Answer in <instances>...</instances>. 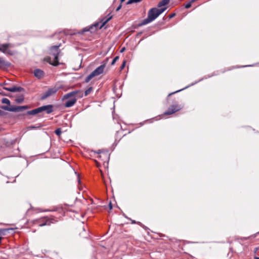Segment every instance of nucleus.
<instances>
[{"mask_svg":"<svg viewBox=\"0 0 259 259\" xmlns=\"http://www.w3.org/2000/svg\"><path fill=\"white\" fill-rule=\"evenodd\" d=\"M83 97V93L80 90H75L64 95L62 100H68L64 104L66 108L71 107L76 103L78 98Z\"/></svg>","mask_w":259,"mask_h":259,"instance_id":"obj_1","label":"nucleus"},{"mask_svg":"<svg viewBox=\"0 0 259 259\" xmlns=\"http://www.w3.org/2000/svg\"><path fill=\"white\" fill-rule=\"evenodd\" d=\"M166 7L161 8H153L149 10L148 13V17L147 18L144 19L140 26L146 25L157 18L161 13H162L165 10Z\"/></svg>","mask_w":259,"mask_h":259,"instance_id":"obj_2","label":"nucleus"},{"mask_svg":"<svg viewBox=\"0 0 259 259\" xmlns=\"http://www.w3.org/2000/svg\"><path fill=\"white\" fill-rule=\"evenodd\" d=\"M109 58H107L102 62L101 65L97 67L95 70L92 72L85 78V82H89L93 78L102 74L104 71L105 68L108 62Z\"/></svg>","mask_w":259,"mask_h":259,"instance_id":"obj_3","label":"nucleus"},{"mask_svg":"<svg viewBox=\"0 0 259 259\" xmlns=\"http://www.w3.org/2000/svg\"><path fill=\"white\" fill-rule=\"evenodd\" d=\"M112 18V16L109 14L105 17L102 19L100 22L97 23L94 25L91 26L89 27L84 28L81 32H78L80 34H83L85 32L90 31L93 27H96V29L102 28L109 20Z\"/></svg>","mask_w":259,"mask_h":259,"instance_id":"obj_4","label":"nucleus"},{"mask_svg":"<svg viewBox=\"0 0 259 259\" xmlns=\"http://www.w3.org/2000/svg\"><path fill=\"white\" fill-rule=\"evenodd\" d=\"M57 221L58 220L53 217H45L34 221V223L38 225L39 227H43L45 226H50Z\"/></svg>","mask_w":259,"mask_h":259,"instance_id":"obj_5","label":"nucleus"},{"mask_svg":"<svg viewBox=\"0 0 259 259\" xmlns=\"http://www.w3.org/2000/svg\"><path fill=\"white\" fill-rule=\"evenodd\" d=\"M60 46V44L59 45L53 46L50 48L49 54L54 57L53 66H57L59 64V62L58 61V57L59 54L60 53V50H59V47Z\"/></svg>","mask_w":259,"mask_h":259,"instance_id":"obj_6","label":"nucleus"},{"mask_svg":"<svg viewBox=\"0 0 259 259\" xmlns=\"http://www.w3.org/2000/svg\"><path fill=\"white\" fill-rule=\"evenodd\" d=\"M14 45L10 43L4 44L0 45V52L11 56L14 55L16 52L10 50V48L13 47Z\"/></svg>","mask_w":259,"mask_h":259,"instance_id":"obj_7","label":"nucleus"},{"mask_svg":"<svg viewBox=\"0 0 259 259\" xmlns=\"http://www.w3.org/2000/svg\"><path fill=\"white\" fill-rule=\"evenodd\" d=\"M2 109L11 112H19L22 111L23 110H26L29 108L28 106H13L11 107H9V106H3L1 107Z\"/></svg>","mask_w":259,"mask_h":259,"instance_id":"obj_8","label":"nucleus"},{"mask_svg":"<svg viewBox=\"0 0 259 259\" xmlns=\"http://www.w3.org/2000/svg\"><path fill=\"white\" fill-rule=\"evenodd\" d=\"M183 107L177 104L176 102L171 105L168 109L164 112V115L172 114L182 109Z\"/></svg>","mask_w":259,"mask_h":259,"instance_id":"obj_9","label":"nucleus"},{"mask_svg":"<svg viewBox=\"0 0 259 259\" xmlns=\"http://www.w3.org/2000/svg\"><path fill=\"white\" fill-rule=\"evenodd\" d=\"M58 89L57 88H50L44 93L40 97L41 100H44L50 96L56 94Z\"/></svg>","mask_w":259,"mask_h":259,"instance_id":"obj_10","label":"nucleus"},{"mask_svg":"<svg viewBox=\"0 0 259 259\" xmlns=\"http://www.w3.org/2000/svg\"><path fill=\"white\" fill-rule=\"evenodd\" d=\"M40 112L46 111L47 114H50L53 111V106L52 105H44L39 107Z\"/></svg>","mask_w":259,"mask_h":259,"instance_id":"obj_11","label":"nucleus"},{"mask_svg":"<svg viewBox=\"0 0 259 259\" xmlns=\"http://www.w3.org/2000/svg\"><path fill=\"white\" fill-rule=\"evenodd\" d=\"M3 89L5 90L11 92H21L24 90L23 88L21 87L13 86L12 87H3Z\"/></svg>","mask_w":259,"mask_h":259,"instance_id":"obj_12","label":"nucleus"},{"mask_svg":"<svg viewBox=\"0 0 259 259\" xmlns=\"http://www.w3.org/2000/svg\"><path fill=\"white\" fill-rule=\"evenodd\" d=\"M97 153L98 154L97 157L100 159L101 160L105 161L108 160L109 156L107 153L101 152L100 151L97 152Z\"/></svg>","mask_w":259,"mask_h":259,"instance_id":"obj_13","label":"nucleus"},{"mask_svg":"<svg viewBox=\"0 0 259 259\" xmlns=\"http://www.w3.org/2000/svg\"><path fill=\"white\" fill-rule=\"evenodd\" d=\"M11 63L6 61L3 58H0V67L8 68L11 66Z\"/></svg>","mask_w":259,"mask_h":259,"instance_id":"obj_14","label":"nucleus"},{"mask_svg":"<svg viewBox=\"0 0 259 259\" xmlns=\"http://www.w3.org/2000/svg\"><path fill=\"white\" fill-rule=\"evenodd\" d=\"M34 74L35 77L40 78L44 76V72L40 69H36L34 70Z\"/></svg>","mask_w":259,"mask_h":259,"instance_id":"obj_15","label":"nucleus"},{"mask_svg":"<svg viewBox=\"0 0 259 259\" xmlns=\"http://www.w3.org/2000/svg\"><path fill=\"white\" fill-rule=\"evenodd\" d=\"M39 113H40V110H39V107H38V108L34 109L33 110L27 111V115H35V114H38Z\"/></svg>","mask_w":259,"mask_h":259,"instance_id":"obj_16","label":"nucleus"},{"mask_svg":"<svg viewBox=\"0 0 259 259\" xmlns=\"http://www.w3.org/2000/svg\"><path fill=\"white\" fill-rule=\"evenodd\" d=\"M169 2V0H162L158 4V7L161 8L162 6H164L168 4Z\"/></svg>","mask_w":259,"mask_h":259,"instance_id":"obj_17","label":"nucleus"},{"mask_svg":"<svg viewBox=\"0 0 259 259\" xmlns=\"http://www.w3.org/2000/svg\"><path fill=\"white\" fill-rule=\"evenodd\" d=\"M8 231L9 229H0V237H2L3 236H5Z\"/></svg>","mask_w":259,"mask_h":259,"instance_id":"obj_18","label":"nucleus"},{"mask_svg":"<svg viewBox=\"0 0 259 259\" xmlns=\"http://www.w3.org/2000/svg\"><path fill=\"white\" fill-rule=\"evenodd\" d=\"M44 61L49 63L51 65H53V64L54 63V60L52 61L51 58L49 56H47L44 58Z\"/></svg>","mask_w":259,"mask_h":259,"instance_id":"obj_19","label":"nucleus"},{"mask_svg":"<svg viewBox=\"0 0 259 259\" xmlns=\"http://www.w3.org/2000/svg\"><path fill=\"white\" fill-rule=\"evenodd\" d=\"M16 102L17 103H21L24 101V97L23 96H20L16 98Z\"/></svg>","mask_w":259,"mask_h":259,"instance_id":"obj_20","label":"nucleus"},{"mask_svg":"<svg viewBox=\"0 0 259 259\" xmlns=\"http://www.w3.org/2000/svg\"><path fill=\"white\" fill-rule=\"evenodd\" d=\"M182 90H183V89L179 90L176 91H175V92H172V93H169V94L168 95V96H167V98H166V100H167V102H168V101L170 99V97H171V96L172 95H174V94H176V93H178V92H179L181 91Z\"/></svg>","mask_w":259,"mask_h":259,"instance_id":"obj_21","label":"nucleus"},{"mask_svg":"<svg viewBox=\"0 0 259 259\" xmlns=\"http://www.w3.org/2000/svg\"><path fill=\"white\" fill-rule=\"evenodd\" d=\"M142 0H128L126 2V5L132 4L133 3H137L141 2Z\"/></svg>","mask_w":259,"mask_h":259,"instance_id":"obj_22","label":"nucleus"},{"mask_svg":"<svg viewBox=\"0 0 259 259\" xmlns=\"http://www.w3.org/2000/svg\"><path fill=\"white\" fill-rule=\"evenodd\" d=\"M2 103H3V104H7L9 106L10 105V101L7 98H3V99H2Z\"/></svg>","mask_w":259,"mask_h":259,"instance_id":"obj_23","label":"nucleus"},{"mask_svg":"<svg viewBox=\"0 0 259 259\" xmlns=\"http://www.w3.org/2000/svg\"><path fill=\"white\" fill-rule=\"evenodd\" d=\"M93 91V88L90 87L89 88L84 92V96H87L89 94H90Z\"/></svg>","mask_w":259,"mask_h":259,"instance_id":"obj_24","label":"nucleus"},{"mask_svg":"<svg viewBox=\"0 0 259 259\" xmlns=\"http://www.w3.org/2000/svg\"><path fill=\"white\" fill-rule=\"evenodd\" d=\"M55 133L58 136H60L62 133L61 128H59L55 130Z\"/></svg>","mask_w":259,"mask_h":259,"instance_id":"obj_25","label":"nucleus"},{"mask_svg":"<svg viewBox=\"0 0 259 259\" xmlns=\"http://www.w3.org/2000/svg\"><path fill=\"white\" fill-rule=\"evenodd\" d=\"M237 67H230V68H228L227 69H224L223 70L222 72V73H225V72L227 71H230V70H231L234 68H237Z\"/></svg>","mask_w":259,"mask_h":259,"instance_id":"obj_26","label":"nucleus"},{"mask_svg":"<svg viewBox=\"0 0 259 259\" xmlns=\"http://www.w3.org/2000/svg\"><path fill=\"white\" fill-rule=\"evenodd\" d=\"M119 59V56H116L111 62V65H113Z\"/></svg>","mask_w":259,"mask_h":259,"instance_id":"obj_27","label":"nucleus"},{"mask_svg":"<svg viewBox=\"0 0 259 259\" xmlns=\"http://www.w3.org/2000/svg\"><path fill=\"white\" fill-rule=\"evenodd\" d=\"M126 60H124L121 64V65L120 66V70H122L124 68L125 66V64H126Z\"/></svg>","mask_w":259,"mask_h":259,"instance_id":"obj_28","label":"nucleus"},{"mask_svg":"<svg viewBox=\"0 0 259 259\" xmlns=\"http://www.w3.org/2000/svg\"><path fill=\"white\" fill-rule=\"evenodd\" d=\"M191 6H192V4H191V3L189 2L185 5V8L186 9H189L191 7Z\"/></svg>","mask_w":259,"mask_h":259,"instance_id":"obj_29","label":"nucleus"},{"mask_svg":"<svg viewBox=\"0 0 259 259\" xmlns=\"http://www.w3.org/2000/svg\"><path fill=\"white\" fill-rule=\"evenodd\" d=\"M121 6H122V5H121V4H120L119 5V6L116 8V11H118L121 9Z\"/></svg>","mask_w":259,"mask_h":259,"instance_id":"obj_30","label":"nucleus"},{"mask_svg":"<svg viewBox=\"0 0 259 259\" xmlns=\"http://www.w3.org/2000/svg\"><path fill=\"white\" fill-rule=\"evenodd\" d=\"M175 16V13H171V14L169 15V18L170 19V18H173L174 16Z\"/></svg>","mask_w":259,"mask_h":259,"instance_id":"obj_31","label":"nucleus"},{"mask_svg":"<svg viewBox=\"0 0 259 259\" xmlns=\"http://www.w3.org/2000/svg\"><path fill=\"white\" fill-rule=\"evenodd\" d=\"M109 207L110 210L112 209V206L111 202H110L109 204Z\"/></svg>","mask_w":259,"mask_h":259,"instance_id":"obj_32","label":"nucleus"},{"mask_svg":"<svg viewBox=\"0 0 259 259\" xmlns=\"http://www.w3.org/2000/svg\"><path fill=\"white\" fill-rule=\"evenodd\" d=\"M7 84H8V83H6V82H4L3 83H1L0 84V85H2V86H3V85H7Z\"/></svg>","mask_w":259,"mask_h":259,"instance_id":"obj_33","label":"nucleus"},{"mask_svg":"<svg viewBox=\"0 0 259 259\" xmlns=\"http://www.w3.org/2000/svg\"><path fill=\"white\" fill-rule=\"evenodd\" d=\"M4 112L2 110H0V115H3Z\"/></svg>","mask_w":259,"mask_h":259,"instance_id":"obj_34","label":"nucleus"},{"mask_svg":"<svg viewBox=\"0 0 259 259\" xmlns=\"http://www.w3.org/2000/svg\"><path fill=\"white\" fill-rule=\"evenodd\" d=\"M255 251H257L259 252V247H257L255 248Z\"/></svg>","mask_w":259,"mask_h":259,"instance_id":"obj_35","label":"nucleus"},{"mask_svg":"<svg viewBox=\"0 0 259 259\" xmlns=\"http://www.w3.org/2000/svg\"><path fill=\"white\" fill-rule=\"evenodd\" d=\"M124 50H125V48H123L121 50L120 52H123L124 51Z\"/></svg>","mask_w":259,"mask_h":259,"instance_id":"obj_36","label":"nucleus"},{"mask_svg":"<svg viewBox=\"0 0 259 259\" xmlns=\"http://www.w3.org/2000/svg\"><path fill=\"white\" fill-rule=\"evenodd\" d=\"M0 94L2 95H6V94H4L3 92H0Z\"/></svg>","mask_w":259,"mask_h":259,"instance_id":"obj_37","label":"nucleus"},{"mask_svg":"<svg viewBox=\"0 0 259 259\" xmlns=\"http://www.w3.org/2000/svg\"><path fill=\"white\" fill-rule=\"evenodd\" d=\"M125 0H120L121 1V3H123V2H124Z\"/></svg>","mask_w":259,"mask_h":259,"instance_id":"obj_38","label":"nucleus"},{"mask_svg":"<svg viewBox=\"0 0 259 259\" xmlns=\"http://www.w3.org/2000/svg\"><path fill=\"white\" fill-rule=\"evenodd\" d=\"M132 223L135 224V223H136V222L135 221H132Z\"/></svg>","mask_w":259,"mask_h":259,"instance_id":"obj_39","label":"nucleus"},{"mask_svg":"<svg viewBox=\"0 0 259 259\" xmlns=\"http://www.w3.org/2000/svg\"><path fill=\"white\" fill-rule=\"evenodd\" d=\"M82 230H83L84 231H85V229H84V227H82Z\"/></svg>","mask_w":259,"mask_h":259,"instance_id":"obj_40","label":"nucleus"},{"mask_svg":"<svg viewBox=\"0 0 259 259\" xmlns=\"http://www.w3.org/2000/svg\"><path fill=\"white\" fill-rule=\"evenodd\" d=\"M255 259H259V257H255Z\"/></svg>","mask_w":259,"mask_h":259,"instance_id":"obj_41","label":"nucleus"}]
</instances>
